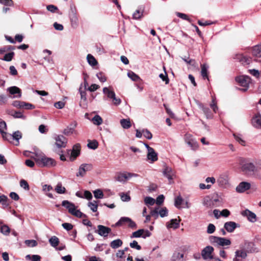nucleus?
<instances>
[{"label":"nucleus","instance_id":"1","mask_svg":"<svg viewBox=\"0 0 261 261\" xmlns=\"http://www.w3.org/2000/svg\"><path fill=\"white\" fill-rule=\"evenodd\" d=\"M34 159L36 164L41 167L51 168L57 165L56 161L54 159L47 157L44 155L36 154Z\"/></svg>","mask_w":261,"mask_h":261},{"label":"nucleus","instance_id":"2","mask_svg":"<svg viewBox=\"0 0 261 261\" xmlns=\"http://www.w3.org/2000/svg\"><path fill=\"white\" fill-rule=\"evenodd\" d=\"M255 165L250 162H246L242 164L241 166L242 171L248 175H253L257 178L261 179V174L256 173Z\"/></svg>","mask_w":261,"mask_h":261},{"label":"nucleus","instance_id":"3","mask_svg":"<svg viewBox=\"0 0 261 261\" xmlns=\"http://www.w3.org/2000/svg\"><path fill=\"white\" fill-rule=\"evenodd\" d=\"M210 242L216 246H229L231 244V241L229 239L211 236L209 237Z\"/></svg>","mask_w":261,"mask_h":261},{"label":"nucleus","instance_id":"4","mask_svg":"<svg viewBox=\"0 0 261 261\" xmlns=\"http://www.w3.org/2000/svg\"><path fill=\"white\" fill-rule=\"evenodd\" d=\"M236 81L238 82L241 86H243L245 88L242 89L241 90L245 91L247 90L249 84L251 83V79L249 76L242 75L236 78Z\"/></svg>","mask_w":261,"mask_h":261},{"label":"nucleus","instance_id":"5","mask_svg":"<svg viewBox=\"0 0 261 261\" xmlns=\"http://www.w3.org/2000/svg\"><path fill=\"white\" fill-rule=\"evenodd\" d=\"M92 169V165L91 164H82L79 167V171L76 173V176L83 177L87 171Z\"/></svg>","mask_w":261,"mask_h":261},{"label":"nucleus","instance_id":"6","mask_svg":"<svg viewBox=\"0 0 261 261\" xmlns=\"http://www.w3.org/2000/svg\"><path fill=\"white\" fill-rule=\"evenodd\" d=\"M111 232V229L107 226L98 225L97 229L95 230V232L97 233L99 236L104 238L108 237V234Z\"/></svg>","mask_w":261,"mask_h":261},{"label":"nucleus","instance_id":"7","mask_svg":"<svg viewBox=\"0 0 261 261\" xmlns=\"http://www.w3.org/2000/svg\"><path fill=\"white\" fill-rule=\"evenodd\" d=\"M55 145L59 148H65L66 146L67 140L63 135H57L55 137Z\"/></svg>","mask_w":261,"mask_h":261},{"label":"nucleus","instance_id":"8","mask_svg":"<svg viewBox=\"0 0 261 261\" xmlns=\"http://www.w3.org/2000/svg\"><path fill=\"white\" fill-rule=\"evenodd\" d=\"M81 145L77 143L73 145L72 150H68V153H71L70 160L73 161L80 155Z\"/></svg>","mask_w":261,"mask_h":261},{"label":"nucleus","instance_id":"9","mask_svg":"<svg viewBox=\"0 0 261 261\" xmlns=\"http://www.w3.org/2000/svg\"><path fill=\"white\" fill-rule=\"evenodd\" d=\"M214 251V248L208 246L205 247L201 252V255L204 259H212L213 258L212 253Z\"/></svg>","mask_w":261,"mask_h":261},{"label":"nucleus","instance_id":"10","mask_svg":"<svg viewBox=\"0 0 261 261\" xmlns=\"http://www.w3.org/2000/svg\"><path fill=\"white\" fill-rule=\"evenodd\" d=\"M162 172L164 176L167 177L170 182L175 176V172L174 170H173L171 167L167 166L166 165L164 166Z\"/></svg>","mask_w":261,"mask_h":261},{"label":"nucleus","instance_id":"11","mask_svg":"<svg viewBox=\"0 0 261 261\" xmlns=\"http://www.w3.org/2000/svg\"><path fill=\"white\" fill-rule=\"evenodd\" d=\"M250 188L251 185L249 182L246 181H242L236 187V190L238 193H242L250 189Z\"/></svg>","mask_w":261,"mask_h":261},{"label":"nucleus","instance_id":"12","mask_svg":"<svg viewBox=\"0 0 261 261\" xmlns=\"http://www.w3.org/2000/svg\"><path fill=\"white\" fill-rule=\"evenodd\" d=\"M247 256V252L243 248H242L235 252V257L233 258V261H242L240 258L245 259Z\"/></svg>","mask_w":261,"mask_h":261},{"label":"nucleus","instance_id":"13","mask_svg":"<svg viewBox=\"0 0 261 261\" xmlns=\"http://www.w3.org/2000/svg\"><path fill=\"white\" fill-rule=\"evenodd\" d=\"M7 91L11 95H13V98H20L21 96V90L16 86L9 87Z\"/></svg>","mask_w":261,"mask_h":261},{"label":"nucleus","instance_id":"14","mask_svg":"<svg viewBox=\"0 0 261 261\" xmlns=\"http://www.w3.org/2000/svg\"><path fill=\"white\" fill-rule=\"evenodd\" d=\"M77 123L75 121L71 122L63 132V133L66 135L69 136L75 133V128L76 127Z\"/></svg>","mask_w":261,"mask_h":261},{"label":"nucleus","instance_id":"15","mask_svg":"<svg viewBox=\"0 0 261 261\" xmlns=\"http://www.w3.org/2000/svg\"><path fill=\"white\" fill-rule=\"evenodd\" d=\"M7 130V124L5 121L0 119V133L2 136V137L5 139L7 136L11 137L10 134H8L6 132Z\"/></svg>","mask_w":261,"mask_h":261},{"label":"nucleus","instance_id":"16","mask_svg":"<svg viewBox=\"0 0 261 261\" xmlns=\"http://www.w3.org/2000/svg\"><path fill=\"white\" fill-rule=\"evenodd\" d=\"M239 225L233 221H228L224 224V228L229 232H232Z\"/></svg>","mask_w":261,"mask_h":261},{"label":"nucleus","instance_id":"17","mask_svg":"<svg viewBox=\"0 0 261 261\" xmlns=\"http://www.w3.org/2000/svg\"><path fill=\"white\" fill-rule=\"evenodd\" d=\"M242 216L246 217L249 221L254 222L256 221V215L248 210H246L241 212Z\"/></svg>","mask_w":261,"mask_h":261},{"label":"nucleus","instance_id":"18","mask_svg":"<svg viewBox=\"0 0 261 261\" xmlns=\"http://www.w3.org/2000/svg\"><path fill=\"white\" fill-rule=\"evenodd\" d=\"M62 205L68 209V212L71 214L76 208L74 204L68 200H63L62 202Z\"/></svg>","mask_w":261,"mask_h":261},{"label":"nucleus","instance_id":"19","mask_svg":"<svg viewBox=\"0 0 261 261\" xmlns=\"http://www.w3.org/2000/svg\"><path fill=\"white\" fill-rule=\"evenodd\" d=\"M253 125L258 128H261V116L257 113L252 119Z\"/></svg>","mask_w":261,"mask_h":261},{"label":"nucleus","instance_id":"20","mask_svg":"<svg viewBox=\"0 0 261 261\" xmlns=\"http://www.w3.org/2000/svg\"><path fill=\"white\" fill-rule=\"evenodd\" d=\"M11 137L7 136L5 140L10 141L11 140H15L17 141L18 144L19 143V140L22 138V134L19 130H17L13 133L12 135L10 134Z\"/></svg>","mask_w":261,"mask_h":261},{"label":"nucleus","instance_id":"21","mask_svg":"<svg viewBox=\"0 0 261 261\" xmlns=\"http://www.w3.org/2000/svg\"><path fill=\"white\" fill-rule=\"evenodd\" d=\"M147 157L148 160L152 162H154L158 159V153L154 151L153 148L148 151Z\"/></svg>","mask_w":261,"mask_h":261},{"label":"nucleus","instance_id":"22","mask_svg":"<svg viewBox=\"0 0 261 261\" xmlns=\"http://www.w3.org/2000/svg\"><path fill=\"white\" fill-rule=\"evenodd\" d=\"M252 54L254 57L261 58V43L253 47Z\"/></svg>","mask_w":261,"mask_h":261},{"label":"nucleus","instance_id":"23","mask_svg":"<svg viewBox=\"0 0 261 261\" xmlns=\"http://www.w3.org/2000/svg\"><path fill=\"white\" fill-rule=\"evenodd\" d=\"M0 232L5 236H8L10 232V228L6 224H3L2 221H0Z\"/></svg>","mask_w":261,"mask_h":261},{"label":"nucleus","instance_id":"24","mask_svg":"<svg viewBox=\"0 0 261 261\" xmlns=\"http://www.w3.org/2000/svg\"><path fill=\"white\" fill-rule=\"evenodd\" d=\"M179 221L180 220H177L176 219H171L170 222L167 223V227L176 229L179 226Z\"/></svg>","mask_w":261,"mask_h":261},{"label":"nucleus","instance_id":"25","mask_svg":"<svg viewBox=\"0 0 261 261\" xmlns=\"http://www.w3.org/2000/svg\"><path fill=\"white\" fill-rule=\"evenodd\" d=\"M199 107L202 109L207 119L213 118V114L208 108L204 107L202 104L199 105Z\"/></svg>","mask_w":261,"mask_h":261},{"label":"nucleus","instance_id":"26","mask_svg":"<svg viewBox=\"0 0 261 261\" xmlns=\"http://www.w3.org/2000/svg\"><path fill=\"white\" fill-rule=\"evenodd\" d=\"M254 246V244L251 242H246L244 244L243 249L247 252V253H251L255 251Z\"/></svg>","mask_w":261,"mask_h":261},{"label":"nucleus","instance_id":"27","mask_svg":"<svg viewBox=\"0 0 261 261\" xmlns=\"http://www.w3.org/2000/svg\"><path fill=\"white\" fill-rule=\"evenodd\" d=\"M103 93L107 95L108 98L111 99L114 97L115 93L114 91L111 90V88L104 87L102 89Z\"/></svg>","mask_w":261,"mask_h":261},{"label":"nucleus","instance_id":"28","mask_svg":"<svg viewBox=\"0 0 261 261\" xmlns=\"http://www.w3.org/2000/svg\"><path fill=\"white\" fill-rule=\"evenodd\" d=\"M53 190V187L50 185H44L42 187V190L45 193V195L50 198H54L53 195L48 192Z\"/></svg>","mask_w":261,"mask_h":261},{"label":"nucleus","instance_id":"29","mask_svg":"<svg viewBox=\"0 0 261 261\" xmlns=\"http://www.w3.org/2000/svg\"><path fill=\"white\" fill-rule=\"evenodd\" d=\"M217 182L219 186L224 187L228 184V180L225 176L221 175L217 179Z\"/></svg>","mask_w":261,"mask_h":261},{"label":"nucleus","instance_id":"30","mask_svg":"<svg viewBox=\"0 0 261 261\" xmlns=\"http://www.w3.org/2000/svg\"><path fill=\"white\" fill-rule=\"evenodd\" d=\"M0 204L2 205L3 208H6L9 206L8 198L6 196L0 195Z\"/></svg>","mask_w":261,"mask_h":261},{"label":"nucleus","instance_id":"31","mask_svg":"<svg viewBox=\"0 0 261 261\" xmlns=\"http://www.w3.org/2000/svg\"><path fill=\"white\" fill-rule=\"evenodd\" d=\"M56 192L58 194H64L66 192V189L62 186L61 182H58L55 189Z\"/></svg>","mask_w":261,"mask_h":261},{"label":"nucleus","instance_id":"32","mask_svg":"<svg viewBox=\"0 0 261 261\" xmlns=\"http://www.w3.org/2000/svg\"><path fill=\"white\" fill-rule=\"evenodd\" d=\"M10 115L12 116L15 118H22L25 119V116H24L22 112L20 111L10 112L9 113Z\"/></svg>","mask_w":261,"mask_h":261},{"label":"nucleus","instance_id":"33","mask_svg":"<svg viewBox=\"0 0 261 261\" xmlns=\"http://www.w3.org/2000/svg\"><path fill=\"white\" fill-rule=\"evenodd\" d=\"M122 245V241L120 239H116L111 242L110 246L113 249H116L120 247Z\"/></svg>","mask_w":261,"mask_h":261},{"label":"nucleus","instance_id":"34","mask_svg":"<svg viewBox=\"0 0 261 261\" xmlns=\"http://www.w3.org/2000/svg\"><path fill=\"white\" fill-rule=\"evenodd\" d=\"M87 59L88 63L92 66L96 65L98 63L95 58L91 54L87 55Z\"/></svg>","mask_w":261,"mask_h":261},{"label":"nucleus","instance_id":"35","mask_svg":"<svg viewBox=\"0 0 261 261\" xmlns=\"http://www.w3.org/2000/svg\"><path fill=\"white\" fill-rule=\"evenodd\" d=\"M120 124L122 127L124 129H128L131 126V123L129 119H121L120 120Z\"/></svg>","mask_w":261,"mask_h":261},{"label":"nucleus","instance_id":"36","mask_svg":"<svg viewBox=\"0 0 261 261\" xmlns=\"http://www.w3.org/2000/svg\"><path fill=\"white\" fill-rule=\"evenodd\" d=\"M49 242L51 246L56 247L59 245V240L56 236H53L49 239Z\"/></svg>","mask_w":261,"mask_h":261},{"label":"nucleus","instance_id":"37","mask_svg":"<svg viewBox=\"0 0 261 261\" xmlns=\"http://www.w3.org/2000/svg\"><path fill=\"white\" fill-rule=\"evenodd\" d=\"M184 202L183 198L180 196H178L175 198L174 199V205L177 208H181V204Z\"/></svg>","mask_w":261,"mask_h":261},{"label":"nucleus","instance_id":"38","mask_svg":"<svg viewBox=\"0 0 261 261\" xmlns=\"http://www.w3.org/2000/svg\"><path fill=\"white\" fill-rule=\"evenodd\" d=\"M69 18L70 20L71 24L72 27L74 28H76L79 24V20H78V17H77V15L73 16H70V17H69Z\"/></svg>","mask_w":261,"mask_h":261},{"label":"nucleus","instance_id":"39","mask_svg":"<svg viewBox=\"0 0 261 261\" xmlns=\"http://www.w3.org/2000/svg\"><path fill=\"white\" fill-rule=\"evenodd\" d=\"M184 255L183 253H175L172 257V261H184Z\"/></svg>","mask_w":261,"mask_h":261},{"label":"nucleus","instance_id":"40","mask_svg":"<svg viewBox=\"0 0 261 261\" xmlns=\"http://www.w3.org/2000/svg\"><path fill=\"white\" fill-rule=\"evenodd\" d=\"M116 180L119 182H125L127 180V177L124 173H119L116 176Z\"/></svg>","mask_w":261,"mask_h":261},{"label":"nucleus","instance_id":"41","mask_svg":"<svg viewBox=\"0 0 261 261\" xmlns=\"http://www.w3.org/2000/svg\"><path fill=\"white\" fill-rule=\"evenodd\" d=\"M233 136L236 140L240 144L243 146L245 145V141L242 138V135L240 134H233Z\"/></svg>","mask_w":261,"mask_h":261},{"label":"nucleus","instance_id":"42","mask_svg":"<svg viewBox=\"0 0 261 261\" xmlns=\"http://www.w3.org/2000/svg\"><path fill=\"white\" fill-rule=\"evenodd\" d=\"M93 123L96 125H99L102 123V119L101 117L98 115H95L92 118Z\"/></svg>","mask_w":261,"mask_h":261},{"label":"nucleus","instance_id":"43","mask_svg":"<svg viewBox=\"0 0 261 261\" xmlns=\"http://www.w3.org/2000/svg\"><path fill=\"white\" fill-rule=\"evenodd\" d=\"M127 76L133 81H138L140 79V77L132 71L127 72Z\"/></svg>","mask_w":261,"mask_h":261},{"label":"nucleus","instance_id":"44","mask_svg":"<svg viewBox=\"0 0 261 261\" xmlns=\"http://www.w3.org/2000/svg\"><path fill=\"white\" fill-rule=\"evenodd\" d=\"M238 59L242 63H246L247 64H249L251 61L250 58L244 56L241 54L238 55Z\"/></svg>","mask_w":261,"mask_h":261},{"label":"nucleus","instance_id":"45","mask_svg":"<svg viewBox=\"0 0 261 261\" xmlns=\"http://www.w3.org/2000/svg\"><path fill=\"white\" fill-rule=\"evenodd\" d=\"M207 68H208V67L206 65H204V64L202 65L201 66V74L204 79L206 78L208 79Z\"/></svg>","mask_w":261,"mask_h":261},{"label":"nucleus","instance_id":"46","mask_svg":"<svg viewBox=\"0 0 261 261\" xmlns=\"http://www.w3.org/2000/svg\"><path fill=\"white\" fill-rule=\"evenodd\" d=\"M94 196L96 199H101L103 197V193L100 189H97L93 191Z\"/></svg>","mask_w":261,"mask_h":261},{"label":"nucleus","instance_id":"47","mask_svg":"<svg viewBox=\"0 0 261 261\" xmlns=\"http://www.w3.org/2000/svg\"><path fill=\"white\" fill-rule=\"evenodd\" d=\"M97 202L96 201H94L93 202H89L88 204V206L93 212H96L97 210L98 205Z\"/></svg>","mask_w":261,"mask_h":261},{"label":"nucleus","instance_id":"48","mask_svg":"<svg viewBox=\"0 0 261 261\" xmlns=\"http://www.w3.org/2000/svg\"><path fill=\"white\" fill-rule=\"evenodd\" d=\"M129 220L128 217H121L119 220L115 224L116 226H119L122 225L125 223H128Z\"/></svg>","mask_w":261,"mask_h":261},{"label":"nucleus","instance_id":"49","mask_svg":"<svg viewBox=\"0 0 261 261\" xmlns=\"http://www.w3.org/2000/svg\"><path fill=\"white\" fill-rule=\"evenodd\" d=\"M144 232V229H140L138 230L137 231H136L134 232H133L132 235L131 236V238H139L142 237L143 233Z\"/></svg>","mask_w":261,"mask_h":261},{"label":"nucleus","instance_id":"50","mask_svg":"<svg viewBox=\"0 0 261 261\" xmlns=\"http://www.w3.org/2000/svg\"><path fill=\"white\" fill-rule=\"evenodd\" d=\"M143 16V11L137 10L133 15V18L134 19H139Z\"/></svg>","mask_w":261,"mask_h":261},{"label":"nucleus","instance_id":"51","mask_svg":"<svg viewBox=\"0 0 261 261\" xmlns=\"http://www.w3.org/2000/svg\"><path fill=\"white\" fill-rule=\"evenodd\" d=\"M14 56V53L10 52L9 53L6 54L4 56L3 60L4 61H7V62L11 61L12 60Z\"/></svg>","mask_w":261,"mask_h":261},{"label":"nucleus","instance_id":"52","mask_svg":"<svg viewBox=\"0 0 261 261\" xmlns=\"http://www.w3.org/2000/svg\"><path fill=\"white\" fill-rule=\"evenodd\" d=\"M71 214L77 218H82V217H87L85 214L82 213L79 210H76V208L73 212V213H72Z\"/></svg>","mask_w":261,"mask_h":261},{"label":"nucleus","instance_id":"53","mask_svg":"<svg viewBox=\"0 0 261 261\" xmlns=\"http://www.w3.org/2000/svg\"><path fill=\"white\" fill-rule=\"evenodd\" d=\"M76 15V10L75 6L74 5H71L69 12V16L70 17Z\"/></svg>","mask_w":261,"mask_h":261},{"label":"nucleus","instance_id":"54","mask_svg":"<svg viewBox=\"0 0 261 261\" xmlns=\"http://www.w3.org/2000/svg\"><path fill=\"white\" fill-rule=\"evenodd\" d=\"M25 244L29 247H35L37 245V242L34 240H27L25 241Z\"/></svg>","mask_w":261,"mask_h":261},{"label":"nucleus","instance_id":"55","mask_svg":"<svg viewBox=\"0 0 261 261\" xmlns=\"http://www.w3.org/2000/svg\"><path fill=\"white\" fill-rule=\"evenodd\" d=\"M144 202L147 205H153L155 202V200L151 197H146L144 199Z\"/></svg>","mask_w":261,"mask_h":261},{"label":"nucleus","instance_id":"56","mask_svg":"<svg viewBox=\"0 0 261 261\" xmlns=\"http://www.w3.org/2000/svg\"><path fill=\"white\" fill-rule=\"evenodd\" d=\"M142 133L144 137L147 139L150 140L152 137V134L147 129H143Z\"/></svg>","mask_w":261,"mask_h":261},{"label":"nucleus","instance_id":"57","mask_svg":"<svg viewBox=\"0 0 261 261\" xmlns=\"http://www.w3.org/2000/svg\"><path fill=\"white\" fill-rule=\"evenodd\" d=\"M182 60L187 64L191 65L192 66H195L196 62L194 60L190 59L189 57H185L182 58Z\"/></svg>","mask_w":261,"mask_h":261},{"label":"nucleus","instance_id":"58","mask_svg":"<svg viewBox=\"0 0 261 261\" xmlns=\"http://www.w3.org/2000/svg\"><path fill=\"white\" fill-rule=\"evenodd\" d=\"M88 147L92 149H95L98 147V142L96 140L90 141L87 145Z\"/></svg>","mask_w":261,"mask_h":261},{"label":"nucleus","instance_id":"59","mask_svg":"<svg viewBox=\"0 0 261 261\" xmlns=\"http://www.w3.org/2000/svg\"><path fill=\"white\" fill-rule=\"evenodd\" d=\"M215 226L213 224L210 223L207 226L206 232L208 234H211L215 232Z\"/></svg>","mask_w":261,"mask_h":261},{"label":"nucleus","instance_id":"60","mask_svg":"<svg viewBox=\"0 0 261 261\" xmlns=\"http://www.w3.org/2000/svg\"><path fill=\"white\" fill-rule=\"evenodd\" d=\"M20 186L21 188H23L25 190H29L30 189L28 183L24 179H21L20 180Z\"/></svg>","mask_w":261,"mask_h":261},{"label":"nucleus","instance_id":"61","mask_svg":"<svg viewBox=\"0 0 261 261\" xmlns=\"http://www.w3.org/2000/svg\"><path fill=\"white\" fill-rule=\"evenodd\" d=\"M159 213L161 217H164L167 216L168 210L166 207H163L161 210H159Z\"/></svg>","mask_w":261,"mask_h":261},{"label":"nucleus","instance_id":"62","mask_svg":"<svg viewBox=\"0 0 261 261\" xmlns=\"http://www.w3.org/2000/svg\"><path fill=\"white\" fill-rule=\"evenodd\" d=\"M120 196L123 201H129L130 200V197L127 194L121 193L120 194Z\"/></svg>","mask_w":261,"mask_h":261},{"label":"nucleus","instance_id":"63","mask_svg":"<svg viewBox=\"0 0 261 261\" xmlns=\"http://www.w3.org/2000/svg\"><path fill=\"white\" fill-rule=\"evenodd\" d=\"M96 76L101 82H105L107 81V78L102 72H99L96 74Z\"/></svg>","mask_w":261,"mask_h":261},{"label":"nucleus","instance_id":"64","mask_svg":"<svg viewBox=\"0 0 261 261\" xmlns=\"http://www.w3.org/2000/svg\"><path fill=\"white\" fill-rule=\"evenodd\" d=\"M255 171L256 173H258L259 171H261V160H257L255 162Z\"/></svg>","mask_w":261,"mask_h":261}]
</instances>
